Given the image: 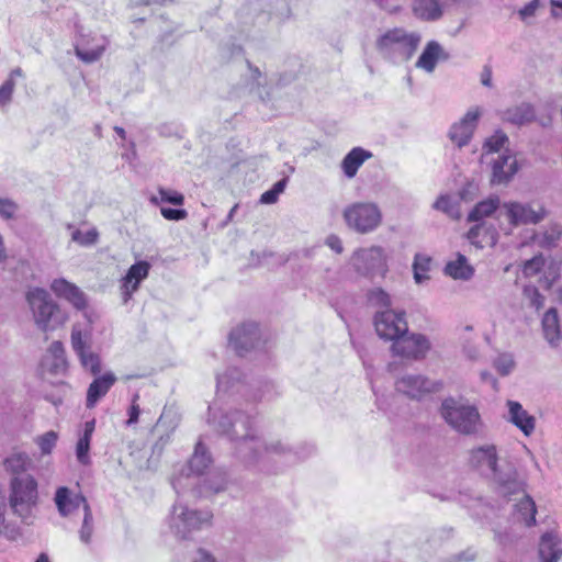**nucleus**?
I'll return each instance as SVG.
<instances>
[{
	"label": "nucleus",
	"instance_id": "1",
	"mask_svg": "<svg viewBox=\"0 0 562 562\" xmlns=\"http://www.w3.org/2000/svg\"><path fill=\"white\" fill-rule=\"evenodd\" d=\"M209 424L235 441V453L246 467L260 471L269 470L273 461L285 459L295 462L313 451L312 447H307V452L301 453L281 439H265L257 436L251 414L241 411H224L215 405L210 406Z\"/></svg>",
	"mask_w": 562,
	"mask_h": 562
},
{
	"label": "nucleus",
	"instance_id": "2",
	"mask_svg": "<svg viewBox=\"0 0 562 562\" xmlns=\"http://www.w3.org/2000/svg\"><path fill=\"white\" fill-rule=\"evenodd\" d=\"M25 300L32 313L34 324L42 333L54 331L67 322L66 314L45 289H29Z\"/></svg>",
	"mask_w": 562,
	"mask_h": 562
},
{
	"label": "nucleus",
	"instance_id": "3",
	"mask_svg": "<svg viewBox=\"0 0 562 562\" xmlns=\"http://www.w3.org/2000/svg\"><path fill=\"white\" fill-rule=\"evenodd\" d=\"M213 513L209 509H194L177 499L168 517L170 531L179 539H189L192 533L210 527Z\"/></svg>",
	"mask_w": 562,
	"mask_h": 562
},
{
	"label": "nucleus",
	"instance_id": "4",
	"mask_svg": "<svg viewBox=\"0 0 562 562\" xmlns=\"http://www.w3.org/2000/svg\"><path fill=\"white\" fill-rule=\"evenodd\" d=\"M420 40L418 33L396 27L381 35L376 41V47L384 58L394 63L406 61L416 52Z\"/></svg>",
	"mask_w": 562,
	"mask_h": 562
},
{
	"label": "nucleus",
	"instance_id": "5",
	"mask_svg": "<svg viewBox=\"0 0 562 562\" xmlns=\"http://www.w3.org/2000/svg\"><path fill=\"white\" fill-rule=\"evenodd\" d=\"M347 227L360 235L376 231L383 223V213L375 202L359 201L347 205L342 211Z\"/></svg>",
	"mask_w": 562,
	"mask_h": 562
},
{
	"label": "nucleus",
	"instance_id": "6",
	"mask_svg": "<svg viewBox=\"0 0 562 562\" xmlns=\"http://www.w3.org/2000/svg\"><path fill=\"white\" fill-rule=\"evenodd\" d=\"M440 415L456 431L463 435L477 432L481 418L477 408L452 397L442 401Z\"/></svg>",
	"mask_w": 562,
	"mask_h": 562
},
{
	"label": "nucleus",
	"instance_id": "7",
	"mask_svg": "<svg viewBox=\"0 0 562 562\" xmlns=\"http://www.w3.org/2000/svg\"><path fill=\"white\" fill-rule=\"evenodd\" d=\"M387 259L383 247L370 246L355 250L349 262L357 274L373 279L386 276L389 271Z\"/></svg>",
	"mask_w": 562,
	"mask_h": 562
},
{
	"label": "nucleus",
	"instance_id": "8",
	"mask_svg": "<svg viewBox=\"0 0 562 562\" xmlns=\"http://www.w3.org/2000/svg\"><path fill=\"white\" fill-rule=\"evenodd\" d=\"M38 497L35 477L23 476L10 480L9 503L13 512L22 518H27Z\"/></svg>",
	"mask_w": 562,
	"mask_h": 562
},
{
	"label": "nucleus",
	"instance_id": "9",
	"mask_svg": "<svg viewBox=\"0 0 562 562\" xmlns=\"http://www.w3.org/2000/svg\"><path fill=\"white\" fill-rule=\"evenodd\" d=\"M498 215L506 217L512 226L517 227L540 223L547 216V210L537 202L508 201L502 204Z\"/></svg>",
	"mask_w": 562,
	"mask_h": 562
},
{
	"label": "nucleus",
	"instance_id": "10",
	"mask_svg": "<svg viewBox=\"0 0 562 562\" xmlns=\"http://www.w3.org/2000/svg\"><path fill=\"white\" fill-rule=\"evenodd\" d=\"M374 326L379 337L391 341L408 333L405 313L389 308L375 314Z\"/></svg>",
	"mask_w": 562,
	"mask_h": 562
},
{
	"label": "nucleus",
	"instance_id": "11",
	"mask_svg": "<svg viewBox=\"0 0 562 562\" xmlns=\"http://www.w3.org/2000/svg\"><path fill=\"white\" fill-rule=\"evenodd\" d=\"M441 386L440 382L431 381L422 374H406L395 382L396 392L413 400H420L427 394L439 391Z\"/></svg>",
	"mask_w": 562,
	"mask_h": 562
},
{
	"label": "nucleus",
	"instance_id": "12",
	"mask_svg": "<svg viewBox=\"0 0 562 562\" xmlns=\"http://www.w3.org/2000/svg\"><path fill=\"white\" fill-rule=\"evenodd\" d=\"M392 352L407 359H423L430 349L428 338L422 334H404L392 344Z\"/></svg>",
	"mask_w": 562,
	"mask_h": 562
},
{
	"label": "nucleus",
	"instance_id": "13",
	"mask_svg": "<svg viewBox=\"0 0 562 562\" xmlns=\"http://www.w3.org/2000/svg\"><path fill=\"white\" fill-rule=\"evenodd\" d=\"M485 161L491 165L492 184H507L518 171L517 159L507 148L504 153Z\"/></svg>",
	"mask_w": 562,
	"mask_h": 562
},
{
	"label": "nucleus",
	"instance_id": "14",
	"mask_svg": "<svg viewBox=\"0 0 562 562\" xmlns=\"http://www.w3.org/2000/svg\"><path fill=\"white\" fill-rule=\"evenodd\" d=\"M260 339L258 325L246 323L234 328L229 334V346L239 355L254 349Z\"/></svg>",
	"mask_w": 562,
	"mask_h": 562
},
{
	"label": "nucleus",
	"instance_id": "15",
	"mask_svg": "<svg viewBox=\"0 0 562 562\" xmlns=\"http://www.w3.org/2000/svg\"><path fill=\"white\" fill-rule=\"evenodd\" d=\"M479 116V111H468L458 123L451 126L449 138L457 147L461 148L470 142L476 127Z\"/></svg>",
	"mask_w": 562,
	"mask_h": 562
},
{
	"label": "nucleus",
	"instance_id": "16",
	"mask_svg": "<svg viewBox=\"0 0 562 562\" xmlns=\"http://www.w3.org/2000/svg\"><path fill=\"white\" fill-rule=\"evenodd\" d=\"M470 463L482 473L494 477L498 473L496 447L488 445L473 449Z\"/></svg>",
	"mask_w": 562,
	"mask_h": 562
},
{
	"label": "nucleus",
	"instance_id": "17",
	"mask_svg": "<svg viewBox=\"0 0 562 562\" xmlns=\"http://www.w3.org/2000/svg\"><path fill=\"white\" fill-rule=\"evenodd\" d=\"M108 45L105 37H89L82 35L75 46L76 55L85 63H94L100 59Z\"/></svg>",
	"mask_w": 562,
	"mask_h": 562
},
{
	"label": "nucleus",
	"instance_id": "18",
	"mask_svg": "<svg viewBox=\"0 0 562 562\" xmlns=\"http://www.w3.org/2000/svg\"><path fill=\"white\" fill-rule=\"evenodd\" d=\"M50 290L56 296L68 301L77 310H85L87 306L85 293L76 284L64 278L54 279L50 283Z\"/></svg>",
	"mask_w": 562,
	"mask_h": 562
},
{
	"label": "nucleus",
	"instance_id": "19",
	"mask_svg": "<svg viewBox=\"0 0 562 562\" xmlns=\"http://www.w3.org/2000/svg\"><path fill=\"white\" fill-rule=\"evenodd\" d=\"M450 54L437 41H430L426 44L423 53L416 61V67L431 74L438 61H447Z\"/></svg>",
	"mask_w": 562,
	"mask_h": 562
},
{
	"label": "nucleus",
	"instance_id": "20",
	"mask_svg": "<svg viewBox=\"0 0 562 562\" xmlns=\"http://www.w3.org/2000/svg\"><path fill=\"white\" fill-rule=\"evenodd\" d=\"M150 265L147 261H138L130 267L123 279L122 294L126 303L132 294L137 291L139 283L148 277Z\"/></svg>",
	"mask_w": 562,
	"mask_h": 562
},
{
	"label": "nucleus",
	"instance_id": "21",
	"mask_svg": "<svg viewBox=\"0 0 562 562\" xmlns=\"http://www.w3.org/2000/svg\"><path fill=\"white\" fill-rule=\"evenodd\" d=\"M3 468L11 479L32 476L27 471L33 468V461L29 453L14 450L4 458Z\"/></svg>",
	"mask_w": 562,
	"mask_h": 562
},
{
	"label": "nucleus",
	"instance_id": "22",
	"mask_svg": "<svg viewBox=\"0 0 562 562\" xmlns=\"http://www.w3.org/2000/svg\"><path fill=\"white\" fill-rule=\"evenodd\" d=\"M506 405L508 407L507 419L519 428L524 435L530 436L536 427L535 417L516 401L508 400Z\"/></svg>",
	"mask_w": 562,
	"mask_h": 562
},
{
	"label": "nucleus",
	"instance_id": "23",
	"mask_svg": "<svg viewBox=\"0 0 562 562\" xmlns=\"http://www.w3.org/2000/svg\"><path fill=\"white\" fill-rule=\"evenodd\" d=\"M116 376L112 372H106L103 375L95 378L89 385L87 391L86 405L92 408L97 403L110 391L114 385Z\"/></svg>",
	"mask_w": 562,
	"mask_h": 562
},
{
	"label": "nucleus",
	"instance_id": "24",
	"mask_svg": "<svg viewBox=\"0 0 562 562\" xmlns=\"http://www.w3.org/2000/svg\"><path fill=\"white\" fill-rule=\"evenodd\" d=\"M502 119L514 125H525L536 119V112L530 103H520L506 109L502 113Z\"/></svg>",
	"mask_w": 562,
	"mask_h": 562
},
{
	"label": "nucleus",
	"instance_id": "25",
	"mask_svg": "<svg viewBox=\"0 0 562 562\" xmlns=\"http://www.w3.org/2000/svg\"><path fill=\"white\" fill-rule=\"evenodd\" d=\"M372 157V153L362 147L352 148L342 159L341 169L344 175L353 178L363 162Z\"/></svg>",
	"mask_w": 562,
	"mask_h": 562
},
{
	"label": "nucleus",
	"instance_id": "26",
	"mask_svg": "<svg viewBox=\"0 0 562 562\" xmlns=\"http://www.w3.org/2000/svg\"><path fill=\"white\" fill-rule=\"evenodd\" d=\"M541 324L546 340L550 344V346L557 347L562 339L557 308H549L544 313Z\"/></svg>",
	"mask_w": 562,
	"mask_h": 562
},
{
	"label": "nucleus",
	"instance_id": "27",
	"mask_svg": "<svg viewBox=\"0 0 562 562\" xmlns=\"http://www.w3.org/2000/svg\"><path fill=\"white\" fill-rule=\"evenodd\" d=\"M494 480L497 484L498 493L504 496L525 492V484L517 476L516 471L510 470L507 473L498 472Z\"/></svg>",
	"mask_w": 562,
	"mask_h": 562
},
{
	"label": "nucleus",
	"instance_id": "28",
	"mask_svg": "<svg viewBox=\"0 0 562 562\" xmlns=\"http://www.w3.org/2000/svg\"><path fill=\"white\" fill-rule=\"evenodd\" d=\"M55 502L58 507L59 513L63 516H67L71 514L75 509L82 506L85 509V505H89L87 499L82 495H75L74 497L69 496V490L67 487H59L55 495Z\"/></svg>",
	"mask_w": 562,
	"mask_h": 562
},
{
	"label": "nucleus",
	"instance_id": "29",
	"mask_svg": "<svg viewBox=\"0 0 562 562\" xmlns=\"http://www.w3.org/2000/svg\"><path fill=\"white\" fill-rule=\"evenodd\" d=\"M412 9L415 16L424 21H436L442 15L438 0H413Z\"/></svg>",
	"mask_w": 562,
	"mask_h": 562
},
{
	"label": "nucleus",
	"instance_id": "30",
	"mask_svg": "<svg viewBox=\"0 0 562 562\" xmlns=\"http://www.w3.org/2000/svg\"><path fill=\"white\" fill-rule=\"evenodd\" d=\"M94 427V419L86 422L83 432L80 435L76 445V457L78 462L82 465H89L91 463L89 450Z\"/></svg>",
	"mask_w": 562,
	"mask_h": 562
},
{
	"label": "nucleus",
	"instance_id": "31",
	"mask_svg": "<svg viewBox=\"0 0 562 562\" xmlns=\"http://www.w3.org/2000/svg\"><path fill=\"white\" fill-rule=\"evenodd\" d=\"M501 199L497 195H491L487 199L479 202L468 215L469 222H481L485 217H490L497 210L501 211Z\"/></svg>",
	"mask_w": 562,
	"mask_h": 562
},
{
	"label": "nucleus",
	"instance_id": "32",
	"mask_svg": "<svg viewBox=\"0 0 562 562\" xmlns=\"http://www.w3.org/2000/svg\"><path fill=\"white\" fill-rule=\"evenodd\" d=\"M445 272L456 280H469L474 274V268L468 262L465 256L458 254L454 260L446 265Z\"/></svg>",
	"mask_w": 562,
	"mask_h": 562
},
{
	"label": "nucleus",
	"instance_id": "33",
	"mask_svg": "<svg viewBox=\"0 0 562 562\" xmlns=\"http://www.w3.org/2000/svg\"><path fill=\"white\" fill-rule=\"evenodd\" d=\"M536 513V504L528 495L515 505V518L527 527L535 525Z\"/></svg>",
	"mask_w": 562,
	"mask_h": 562
},
{
	"label": "nucleus",
	"instance_id": "34",
	"mask_svg": "<svg viewBox=\"0 0 562 562\" xmlns=\"http://www.w3.org/2000/svg\"><path fill=\"white\" fill-rule=\"evenodd\" d=\"M70 340L77 356L91 350V331L88 328H83L80 324L72 326Z\"/></svg>",
	"mask_w": 562,
	"mask_h": 562
},
{
	"label": "nucleus",
	"instance_id": "35",
	"mask_svg": "<svg viewBox=\"0 0 562 562\" xmlns=\"http://www.w3.org/2000/svg\"><path fill=\"white\" fill-rule=\"evenodd\" d=\"M539 553L542 562H558L562 555V550L552 533H544L539 544Z\"/></svg>",
	"mask_w": 562,
	"mask_h": 562
},
{
	"label": "nucleus",
	"instance_id": "36",
	"mask_svg": "<svg viewBox=\"0 0 562 562\" xmlns=\"http://www.w3.org/2000/svg\"><path fill=\"white\" fill-rule=\"evenodd\" d=\"M67 228L71 231V241L76 243L81 247H91L99 241V231L97 227H91L86 232L76 228L72 224H68Z\"/></svg>",
	"mask_w": 562,
	"mask_h": 562
},
{
	"label": "nucleus",
	"instance_id": "37",
	"mask_svg": "<svg viewBox=\"0 0 562 562\" xmlns=\"http://www.w3.org/2000/svg\"><path fill=\"white\" fill-rule=\"evenodd\" d=\"M509 143L507 135L502 131H496L491 137H488L483 146L482 159L486 160L494 157L495 154H501L499 150Z\"/></svg>",
	"mask_w": 562,
	"mask_h": 562
},
{
	"label": "nucleus",
	"instance_id": "38",
	"mask_svg": "<svg viewBox=\"0 0 562 562\" xmlns=\"http://www.w3.org/2000/svg\"><path fill=\"white\" fill-rule=\"evenodd\" d=\"M210 463L211 457L203 443L199 441L195 446L194 453L189 461L190 470L196 474H202Z\"/></svg>",
	"mask_w": 562,
	"mask_h": 562
},
{
	"label": "nucleus",
	"instance_id": "39",
	"mask_svg": "<svg viewBox=\"0 0 562 562\" xmlns=\"http://www.w3.org/2000/svg\"><path fill=\"white\" fill-rule=\"evenodd\" d=\"M431 259L427 255L416 254L413 262L414 280L420 284L428 280V271L430 269Z\"/></svg>",
	"mask_w": 562,
	"mask_h": 562
},
{
	"label": "nucleus",
	"instance_id": "40",
	"mask_svg": "<svg viewBox=\"0 0 562 562\" xmlns=\"http://www.w3.org/2000/svg\"><path fill=\"white\" fill-rule=\"evenodd\" d=\"M158 194H159V196L151 195L149 199L150 203L156 206H158L162 202L170 203V204L178 205V206H180L184 203L183 194L176 190L159 188Z\"/></svg>",
	"mask_w": 562,
	"mask_h": 562
},
{
	"label": "nucleus",
	"instance_id": "41",
	"mask_svg": "<svg viewBox=\"0 0 562 562\" xmlns=\"http://www.w3.org/2000/svg\"><path fill=\"white\" fill-rule=\"evenodd\" d=\"M562 235V228L560 225L550 226L543 234L536 235L533 239L536 243L543 248H553L557 246Z\"/></svg>",
	"mask_w": 562,
	"mask_h": 562
},
{
	"label": "nucleus",
	"instance_id": "42",
	"mask_svg": "<svg viewBox=\"0 0 562 562\" xmlns=\"http://www.w3.org/2000/svg\"><path fill=\"white\" fill-rule=\"evenodd\" d=\"M58 440V434L49 430L41 436H37L34 441L38 446L42 454H50Z\"/></svg>",
	"mask_w": 562,
	"mask_h": 562
},
{
	"label": "nucleus",
	"instance_id": "43",
	"mask_svg": "<svg viewBox=\"0 0 562 562\" xmlns=\"http://www.w3.org/2000/svg\"><path fill=\"white\" fill-rule=\"evenodd\" d=\"M81 366L89 371L92 375H98L101 372V360L100 357L91 350L83 352L78 356Z\"/></svg>",
	"mask_w": 562,
	"mask_h": 562
},
{
	"label": "nucleus",
	"instance_id": "44",
	"mask_svg": "<svg viewBox=\"0 0 562 562\" xmlns=\"http://www.w3.org/2000/svg\"><path fill=\"white\" fill-rule=\"evenodd\" d=\"M93 532V517L91 513V508L89 505H85V515L81 529L79 531L80 540L85 543H89L91 541V536Z\"/></svg>",
	"mask_w": 562,
	"mask_h": 562
},
{
	"label": "nucleus",
	"instance_id": "45",
	"mask_svg": "<svg viewBox=\"0 0 562 562\" xmlns=\"http://www.w3.org/2000/svg\"><path fill=\"white\" fill-rule=\"evenodd\" d=\"M368 301L370 304L380 307H390L392 303L390 295L381 288L369 291Z\"/></svg>",
	"mask_w": 562,
	"mask_h": 562
},
{
	"label": "nucleus",
	"instance_id": "46",
	"mask_svg": "<svg viewBox=\"0 0 562 562\" xmlns=\"http://www.w3.org/2000/svg\"><path fill=\"white\" fill-rule=\"evenodd\" d=\"M227 480L223 473H214L205 480L204 488L212 493H220L226 488Z\"/></svg>",
	"mask_w": 562,
	"mask_h": 562
},
{
	"label": "nucleus",
	"instance_id": "47",
	"mask_svg": "<svg viewBox=\"0 0 562 562\" xmlns=\"http://www.w3.org/2000/svg\"><path fill=\"white\" fill-rule=\"evenodd\" d=\"M524 296L528 300L529 305L537 311L542 308L544 305V296L535 286H525Z\"/></svg>",
	"mask_w": 562,
	"mask_h": 562
},
{
	"label": "nucleus",
	"instance_id": "48",
	"mask_svg": "<svg viewBox=\"0 0 562 562\" xmlns=\"http://www.w3.org/2000/svg\"><path fill=\"white\" fill-rule=\"evenodd\" d=\"M543 266L544 257L542 255H537L524 263L522 272L526 277H533L540 272Z\"/></svg>",
	"mask_w": 562,
	"mask_h": 562
},
{
	"label": "nucleus",
	"instance_id": "49",
	"mask_svg": "<svg viewBox=\"0 0 562 562\" xmlns=\"http://www.w3.org/2000/svg\"><path fill=\"white\" fill-rule=\"evenodd\" d=\"M495 369L502 375H507L515 367V361L509 355L499 356L494 362Z\"/></svg>",
	"mask_w": 562,
	"mask_h": 562
},
{
	"label": "nucleus",
	"instance_id": "50",
	"mask_svg": "<svg viewBox=\"0 0 562 562\" xmlns=\"http://www.w3.org/2000/svg\"><path fill=\"white\" fill-rule=\"evenodd\" d=\"M15 87L14 79H7L0 87V105H5L11 101V97Z\"/></svg>",
	"mask_w": 562,
	"mask_h": 562
},
{
	"label": "nucleus",
	"instance_id": "51",
	"mask_svg": "<svg viewBox=\"0 0 562 562\" xmlns=\"http://www.w3.org/2000/svg\"><path fill=\"white\" fill-rule=\"evenodd\" d=\"M18 211V205L9 199H0V216L4 220L14 217Z\"/></svg>",
	"mask_w": 562,
	"mask_h": 562
},
{
	"label": "nucleus",
	"instance_id": "52",
	"mask_svg": "<svg viewBox=\"0 0 562 562\" xmlns=\"http://www.w3.org/2000/svg\"><path fill=\"white\" fill-rule=\"evenodd\" d=\"M160 213L168 221H181L188 216V212L183 209L160 207Z\"/></svg>",
	"mask_w": 562,
	"mask_h": 562
},
{
	"label": "nucleus",
	"instance_id": "53",
	"mask_svg": "<svg viewBox=\"0 0 562 562\" xmlns=\"http://www.w3.org/2000/svg\"><path fill=\"white\" fill-rule=\"evenodd\" d=\"M237 369H229L225 374L217 376V387L227 391L231 385V380H235L238 376Z\"/></svg>",
	"mask_w": 562,
	"mask_h": 562
},
{
	"label": "nucleus",
	"instance_id": "54",
	"mask_svg": "<svg viewBox=\"0 0 562 562\" xmlns=\"http://www.w3.org/2000/svg\"><path fill=\"white\" fill-rule=\"evenodd\" d=\"M540 5V0H531L524 8L518 11V14L522 21L532 18L536 14L537 9Z\"/></svg>",
	"mask_w": 562,
	"mask_h": 562
},
{
	"label": "nucleus",
	"instance_id": "55",
	"mask_svg": "<svg viewBox=\"0 0 562 562\" xmlns=\"http://www.w3.org/2000/svg\"><path fill=\"white\" fill-rule=\"evenodd\" d=\"M137 398H138V395L135 394L132 405H131V408H130V412H128V419L126 420L127 426H132L138 422L140 408H139L138 404H136Z\"/></svg>",
	"mask_w": 562,
	"mask_h": 562
},
{
	"label": "nucleus",
	"instance_id": "56",
	"mask_svg": "<svg viewBox=\"0 0 562 562\" xmlns=\"http://www.w3.org/2000/svg\"><path fill=\"white\" fill-rule=\"evenodd\" d=\"M325 244L337 254H341L344 251L342 241L337 235L331 234L327 236Z\"/></svg>",
	"mask_w": 562,
	"mask_h": 562
},
{
	"label": "nucleus",
	"instance_id": "57",
	"mask_svg": "<svg viewBox=\"0 0 562 562\" xmlns=\"http://www.w3.org/2000/svg\"><path fill=\"white\" fill-rule=\"evenodd\" d=\"M481 229H482V225L476 224L473 227H471L470 231L468 232V239L471 241V244H473L474 246H476L479 248L483 247V245L479 240V235H480Z\"/></svg>",
	"mask_w": 562,
	"mask_h": 562
},
{
	"label": "nucleus",
	"instance_id": "58",
	"mask_svg": "<svg viewBox=\"0 0 562 562\" xmlns=\"http://www.w3.org/2000/svg\"><path fill=\"white\" fill-rule=\"evenodd\" d=\"M560 277V271L558 267H549L547 274L544 276V282L547 284V288H551L552 284L558 280Z\"/></svg>",
	"mask_w": 562,
	"mask_h": 562
},
{
	"label": "nucleus",
	"instance_id": "59",
	"mask_svg": "<svg viewBox=\"0 0 562 562\" xmlns=\"http://www.w3.org/2000/svg\"><path fill=\"white\" fill-rule=\"evenodd\" d=\"M435 209L451 214V201L448 196H440L434 204Z\"/></svg>",
	"mask_w": 562,
	"mask_h": 562
},
{
	"label": "nucleus",
	"instance_id": "60",
	"mask_svg": "<svg viewBox=\"0 0 562 562\" xmlns=\"http://www.w3.org/2000/svg\"><path fill=\"white\" fill-rule=\"evenodd\" d=\"M481 83L487 88L492 87V69L488 66H484L481 72Z\"/></svg>",
	"mask_w": 562,
	"mask_h": 562
},
{
	"label": "nucleus",
	"instance_id": "61",
	"mask_svg": "<svg viewBox=\"0 0 562 562\" xmlns=\"http://www.w3.org/2000/svg\"><path fill=\"white\" fill-rule=\"evenodd\" d=\"M278 196L271 189L263 192L260 196V203L262 204H273L277 202Z\"/></svg>",
	"mask_w": 562,
	"mask_h": 562
},
{
	"label": "nucleus",
	"instance_id": "62",
	"mask_svg": "<svg viewBox=\"0 0 562 562\" xmlns=\"http://www.w3.org/2000/svg\"><path fill=\"white\" fill-rule=\"evenodd\" d=\"M193 562H216L215 559L204 550H199Z\"/></svg>",
	"mask_w": 562,
	"mask_h": 562
},
{
	"label": "nucleus",
	"instance_id": "63",
	"mask_svg": "<svg viewBox=\"0 0 562 562\" xmlns=\"http://www.w3.org/2000/svg\"><path fill=\"white\" fill-rule=\"evenodd\" d=\"M288 183V178H283L279 180L277 183H274L273 188L271 189L277 195L282 193L285 189V186Z\"/></svg>",
	"mask_w": 562,
	"mask_h": 562
},
{
	"label": "nucleus",
	"instance_id": "64",
	"mask_svg": "<svg viewBox=\"0 0 562 562\" xmlns=\"http://www.w3.org/2000/svg\"><path fill=\"white\" fill-rule=\"evenodd\" d=\"M50 350L56 356H58L59 353L61 355L64 352L63 344L60 341H54L50 346Z\"/></svg>",
	"mask_w": 562,
	"mask_h": 562
}]
</instances>
